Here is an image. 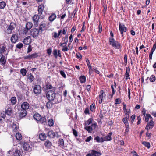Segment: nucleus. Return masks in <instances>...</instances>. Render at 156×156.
Instances as JSON below:
<instances>
[{
	"label": "nucleus",
	"instance_id": "nucleus-1",
	"mask_svg": "<svg viewBox=\"0 0 156 156\" xmlns=\"http://www.w3.org/2000/svg\"><path fill=\"white\" fill-rule=\"evenodd\" d=\"M109 44L112 47L117 49H119L120 47V44L113 38H109Z\"/></svg>",
	"mask_w": 156,
	"mask_h": 156
},
{
	"label": "nucleus",
	"instance_id": "nucleus-2",
	"mask_svg": "<svg viewBox=\"0 0 156 156\" xmlns=\"http://www.w3.org/2000/svg\"><path fill=\"white\" fill-rule=\"evenodd\" d=\"M55 96V94L54 91L49 90L47 93V98L49 101H53L54 99Z\"/></svg>",
	"mask_w": 156,
	"mask_h": 156
},
{
	"label": "nucleus",
	"instance_id": "nucleus-3",
	"mask_svg": "<svg viewBox=\"0 0 156 156\" xmlns=\"http://www.w3.org/2000/svg\"><path fill=\"white\" fill-rule=\"evenodd\" d=\"M39 30L38 29L34 28L31 30L30 35L34 38H37L39 35Z\"/></svg>",
	"mask_w": 156,
	"mask_h": 156
},
{
	"label": "nucleus",
	"instance_id": "nucleus-4",
	"mask_svg": "<svg viewBox=\"0 0 156 156\" xmlns=\"http://www.w3.org/2000/svg\"><path fill=\"white\" fill-rule=\"evenodd\" d=\"M97 126L96 123H92L91 126H86L84 127L85 129L87 131L89 132H91L93 130L95 129Z\"/></svg>",
	"mask_w": 156,
	"mask_h": 156
},
{
	"label": "nucleus",
	"instance_id": "nucleus-5",
	"mask_svg": "<svg viewBox=\"0 0 156 156\" xmlns=\"http://www.w3.org/2000/svg\"><path fill=\"white\" fill-rule=\"evenodd\" d=\"M119 30L121 34L122 35V36H123V34L124 32H126L127 31V28L125 27L123 23H119Z\"/></svg>",
	"mask_w": 156,
	"mask_h": 156
},
{
	"label": "nucleus",
	"instance_id": "nucleus-6",
	"mask_svg": "<svg viewBox=\"0 0 156 156\" xmlns=\"http://www.w3.org/2000/svg\"><path fill=\"white\" fill-rule=\"evenodd\" d=\"M39 18V16L37 15H35L32 17L34 25L35 27H37L38 26Z\"/></svg>",
	"mask_w": 156,
	"mask_h": 156
},
{
	"label": "nucleus",
	"instance_id": "nucleus-7",
	"mask_svg": "<svg viewBox=\"0 0 156 156\" xmlns=\"http://www.w3.org/2000/svg\"><path fill=\"white\" fill-rule=\"evenodd\" d=\"M15 26L16 25L15 23L12 22L11 23L7 29V33L8 34H11L12 30L14 29Z\"/></svg>",
	"mask_w": 156,
	"mask_h": 156
},
{
	"label": "nucleus",
	"instance_id": "nucleus-8",
	"mask_svg": "<svg viewBox=\"0 0 156 156\" xmlns=\"http://www.w3.org/2000/svg\"><path fill=\"white\" fill-rule=\"evenodd\" d=\"M34 92L35 94H39L41 91V88L40 85H39L34 86L33 89Z\"/></svg>",
	"mask_w": 156,
	"mask_h": 156
},
{
	"label": "nucleus",
	"instance_id": "nucleus-9",
	"mask_svg": "<svg viewBox=\"0 0 156 156\" xmlns=\"http://www.w3.org/2000/svg\"><path fill=\"white\" fill-rule=\"evenodd\" d=\"M154 122L153 120H151L150 121V122L148 123L145 127V129H147V131L151 129L154 126Z\"/></svg>",
	"mask_w": 156,
	"mask_h": 156
},
{
	"label": "nucleus",
	"instance_id": "nucleus-10",
	"mask_svg": "<svg viewBox=\"0 0 156 156\" xmlns=\"http://www.w3.org/2000/svg\"><path fill=\"white\" fill-rule=\"evenodd\" d=\"M62 32V30H59L58 31V33H57L56 32H53V33H52V38L53 39H54V38H58L59 36L61 35Z\"/></svg>",
	"mask_w": 156,
	"mask_h": 156
},
{
	"label": "nucleus",
	"instance_id": "nucleus-11",
	"mask_svg": "<svg viewBox=\"0 0 156 156\" xmlns=\"http://www.w3.org/2000/svg\"><path fill=\"white\" fill-rule=\"evenodd\" d=\"M66 43H62L60 44V45L62 47V50L64 52L67 51L69 50L68 47L67 46Z\"/></svg>",
	"mask_w": 156,
	"mask_h": 156
},
{
	"label": "nucleus",
	"instance_id": "nucleus-12",
	"mask_svg": "<svg viewBox=\"0 0 156 156\" xmlns=\"http://www.w3.org/2000/svg\"><path fill=\"white\" fill-rule=\"evenodd\" d=\"M31 38L29 36L26 37L23 40V43L24 44L26 45H29L31 42Z\"/></svg>",
	"mask_w": 156,
	"mask_h": 156
},
{
	"label": "nucleus",
	"instance_id": "nucleus-13",
	"mask_svg": "<svg viewBox=\"0 0 156 156\" xmlns=\"http://www.w3.org/2000/svg\"><path fill=\"white\" fill-rule=\"evenodd\" d=\"M23 148L24 150L28 151L31 150V147L27 142H24L23 145Z\"/></svg>",
	"mask_w": 156,
	"mask_h": 156
},
{
	"label": "nucleus",
	"instance_id": "nucleus-14",
	"mask_svg": "<svg viewBox=\"0 0 156 156\" xmlns=\"http://www.w3.org/2000/svg\"><path fill=\"white\" fill-rule=\"evenodd\" d=\"M30 106L29 104L27 102H23L21 105V107L22 109L26 110L28 109Z\"/></svg>",
	"mask_w": 156,
	"mask_h": 156
},
{
	"label": "nucleus",
	"instance_id": "nucleus-15",
	"mask_svg": "<svg viewBox=\"0 0 156 156\" xmlns=\"http://www.w3.org/2000/svg\"><path fill=\"white\" fill-rule=\"evenodd\" d=\"M45 22V23L43 22L40 24L39 29H38L41 32L43 31L45 29L46 25Z\"/></svg>",
	"mask_w": 156,
	"mask_h": 156
},
{
	"label": "nucleus",
	"instance_id": "nucleus-16",
	"mask_svg": "<svg viewBox=\"0 0 156 156\" xmlns=\"http://www.w3.org/2000/svg\"><path fill=\"white\" fill-rule=\"evenodd\" d=\"M18 39L17 35L15 34H13L11 38V41L12 43H15Z\"/></svg>",
	"mask_w": 156,
	"mask_h": 156
},
{
	"label": "nucleus",
	"instance_id": "nucleus-17",
	"mask_svg": "<svg viewBox=\"0 0 156 156\" xmlns=\"http://www.w3.org/2000/svg\"><path fill=\"white\" fill-rule=\"evenodd\" d=\"M5 114L8 116H11L13 113L12 108L8 107L5 110Z\"/></svg>",
	"mask_w": 156,
	"mask_h": 156
},
{
	"label": "nucleus",
	"instance_id": "nucleus-18",
	"mask_svg": "<svg viewBox=\"0 0 156 156\" xmlns=\"http://www.w3.org/2000/svg\"><path fill=\"white\" fill-rule=\"evenodd\" d=\"M44 9V6L43 5H41L38 7V14L41 15L43 12Z\"/></svg>",
	"mask_w": 156,
	"mask_h": 156
},
{
	"label": "nucleus",
	"instance_id": "nucleus-19",
	"mask_svg": "<svg viewBox=\"0 0 156 156\" xmlns=\"http://www.w3.org/2000/svg\"><path fill=\"white\" fill-rule=\"evenodd\" d=\"M112 134V133H110L108 135L103 138L104 141L111 140H112L111 136Z\"/></svg>",
	"mask_w": 156,
	"mask_h": 156
},
{
	"label": "nucleus",
	"instance_id": "nucleus-20",
	"mask_svg": "<svg viewBox=\"0 0 156 156\" xmlns=\"http://www.w3.org/2000/svg\"><path fill=\"white\" fill-rule=\"evenodd\" d=\"M103 90H101L100 91V94H99L98 97L99 98V104H101L102 102V100L103 98V97L102 96V94H103Z\"/></svg>",
	"mask_w": 156,
	"mask_h": 156
},
{
	"label": "nucleus",
	"instance_id": "nucleus-21",
	"mask_svg": "<svg viewBox=\"0 0 156 156\" xmlns=\"http://www.w3.org/2000/svg\"><path fill=\"white\" fill-rule=\"evenodd\" d=\"M46 135L44 133H42L39 135L40 139L42 141L45 140L46 139Z\"/></svg>",
	"mask_w": 156,
	"mask_h": 156
},
{
	"label": "nucleus",
	"instance_id": "nucleus-22",
	"mask_svg": "<svg viewBox=\"0 0 156 156\" xmlns=\"http://www.w3.org/2000/svg\"><path fill=\"white\" fill-rule=\"evenodd\" d=\"M0 62L2 65H4L6 63V58L5 56L2 55L0 58Z\"/></svg>",
	"mask_w": 156,
	"mask_h": 156
},
{
	"label": "nucleus",
	"instance_id": "nucleus-23",
	"mask_svg": "<svg viewBox=\"0 0 156 156\" xmlns=\"http://www.w3.org/2000/svg\"><path fill=\"white\" fill-rule=\"evenodd\" d=\"M130 72V69L129 67H128L126 68V72L125 73V77L126 80L129 79V73Z\"/></svg>",
	"mask_w": 156,
	"mask_h": 156
},
{
	"label": "nucleus",
	"instance_id": "nucleus-24",
	"mask_svg": "<svg viewBox=\"0 0 156 156\" xmlns=\"http://www.w3.org/2000/svg\"><path fill=\"white\" fill-rule=\"evenodd\" d=\"M56 16L55 14H51L49 18V20L51 22L54 21L56 18Z\"/></svg>",
	"mask_w": 156,
	"mask_h": 156
},
{
	"label": "nucleus",
	"instance_id": "nucleus-25",
	"mask_svg": "<svg viewBox=\"0 0 156 156\" xmlns=\"http://www.w3.org/2000/svg\"><path fill=\"white\" fill-rule=\"evenodd\" d=\"M32 23L31 22H28L26 23L25 27H26L27 29H29L30 30L32 28Z\"/></svg>",
	"mask_w": 156,
	"mask_h": 156
},
{
	"label": "nucleus",
	"instance_id": "nucleus-26",
	"mask_svg": "<svg viewBox=\"0 0 156 156\" xmlns=\"http://www.w3.org/2000/svg\"><path fill=\"white\" fill-rule=\"evenodd\" d=\"M149 120H150V121L151 120H153V118L150 114H147L145 117V121L146 122H148Z\"/></svg>",
	"mask_w": 156,
	"mask_h": 156
},
{
	"label": "nucleus",
	"instance_id": "nucleus-27",
	"mask_svg": "<svg viewBox=\"0 0 156 156\" xmlns=\"http://www.w3.org/2000/svg\"><path fill=\"white\" fill-rule=\"evenodd\" d=\"M48 136L50 138H54L55 136V134L53 131H50L48 132Z\"/></svg>",
	"mask_w": 156,
	"mask_h": 156
},
{
	"label": "nucleus",
	"instance_id": "nucleus-28",
	"mask_svg": "<svg viewBox=\"0 0 156 156\" xmlns=\"http://www.w3.org/2000/svg\"><path fill=\"white\" fill-rule=\"evenodd\" d=\"M27 115V111L26 110L22 109L21 110L20 114V116L21 117H23L26 116Z\"/></svg>",
	"mask_w": 156,
	"mask_h": 156
},
{
	"label": "nucleus",
	"instance_id": "nucleus-29",
	"mask_svg": "<svg viewBox=\"0 0 156 156\" xmlns=\"http://www.w3.org/2000/svg\"><path fill=\"white\" fill-rule=\"evenodd\" d=\"M94 140L98 142H104L103 138H100L98 136H96Z\"/></svg>",
	"mask_w": 156,
	"mask_h": 156
},
{
	"label": "nucleus",
	"instance_id": "nucleus-30",
	"mask_svg": "<svg viewBox=\"0 0 156 156\" xmlns=\"http://www.w3.org/2000/svg\"><path fill=\"white\" fill-rule=\"evenodd\" d=\"M34 118L36 120L39 121L41 119V116L38 113L35 114L34 115Z\"/></svg>",
	"mask_w": 156,
	"mask_h": 156
},
{
	"label": "nucleus",
	"instance_id": "nucleus-31",
	"mask_svg": "<svg viewBox=\"0 0 156 156\" xmlns=\"http://www.w3.org/2000/svg\"><path fill=\"white\" fill-rule=\"evenodd\" d=\"M91 154L92 155L94 156H100L101 155V154L100 152L95 150H92V151Z\"/></svg>",
	"mask_w": 156,
	"mask_h": 156
},
{
	"label": "nucleus",
	"instance_id": "nucleus-32",
	"mask_svg": "<svg viewBox=\"0 0 156 156\" xmlns=\"http://www.w3.org/2000/svg\"><path fill=\"white\" fill-rule=\"evenodd\" d=\"M79 79L81 83H83L86 82V78L84 76H81L80 77Z\"/></svg>",
	"mask_w": 156,
	"mask_h": 156
},
{
	"label": "nucleus",
	"instance_id": "nucleus-33",
	"mask_svg": "<svg viewBox=\"0 0 156 156\" xmlns=\"http://www.w3.org/2000/svg\"><path fill=\"white\" fill-rule=\"evenodd\" d=\"M93 120L92 118H90L87 121L85 122V125L87 126L92 123V121Z\"/></svg>",
	"mask_w": 156,
	"mask_h": 156
},
{
	"label": "nucleus",
	"instance_id": "nucleus-34",
	"mask_svg": "<svg viewBox=\"0 0 156 156\" xmlns=\"http://www.w3.org/2000/svg\"><path fill=\"white\" fill-rule=\"evenodd\" d=\"M129 117L126 116L124 118L122 119V121L123 123L125 124V125H129L128 122V119Z\"/></svg>",
	"mask_w": 156,
	"mask_h": 156
},
{
	"label": "nucleus",
	"instance_id": "nucleus-35",
	"mask_svg": "<svg viewBox=\"0 0 156 156\" xmlns=\"http://www.w3.org/2000/svg\"><path fill=\"white\" fill-rule=\"evenodd\" d=\"M21 155V152L20 150L16 149L14 153V156H20Z\"/></svg>",
	"mask_w": 156,
	"mask_h": 156
},
{
	"label": "nucleus",
	"instance_id": "nucleus-36",
	"mask_svg": "<svg viewBox=\"0 0 156 156\" xmlns=\"http://www.w3.org/2000/svg\"><path fill=\"white\" fill-rule=\"evenodd\" d=\"M124 113L126 116L129 117V114L130 113V110L129 109H126L123 110Z\"/></svg>",
	"mask_w": 156,
	"mask_h": 156
},
{
	"label": "nucleus",
	"instance_id": "nucleus-37",
	"mask_svg": "<svg viewBox=\"0 0 156 156\" xmlns=\"http://www.w3.org/2000/svg\"><path fill=\"white\" fill-rule=\"evenodd\" d=\"M16 137L17 140H21L22 139V136L19 133H17L16 134Z\"/></svg>",
	"mask_w": 156,
	"mask_h": 156
},
{
	"label": "nucleus",
	"instance_id": "nucleus-38",
	"mask_svg": "<svg viewBox=\"0 0 156 156\" xmlns=\"http://www.w3.org/2000/svg\"><path fill=\"white\" fill-rule=\"evenodd\" d=\"M59 144L61 147L63 148L64 146V141L63 139H59Z\"/></svg>",
	"mask_w": 156,
	"mask_h": 156
},
{
	"label": "nucleus",
	"instance_id": "nucleus-39",
	"mask_svg": "<svg viewBox=\"0 0 156 156\" xmlns=\"http://www.w3.org/2000/svg\"><path fill=\"white\" fill-rule=\"evenodd\" d=\"M142 144L147 147L148 148H149L150 147V143L149 142L143 141L142 142Z\"/></svg>",
	"mask_w": 156,
	"mask_h": 156
},
{
	"label": "nucleus",
	"instance_id": "nucleus-40",
	"mask_svg": "<svg viewBox=\"0 0 156 156\" xmlns=\"http://www.w3.org/2000/svg\"><path fill=\"white\" fill-rule=\"evenodd\" d=\"M44 145L46 147H49L51 146L52 143L50 141L47 140L45 142Z\"/></svg>",
	"mask_w": 156,
	"mask_h": 156
},
{
	"label": "nucleus",
	"instance_id": "nucleus-41",
	"mask_svg": "<svg viewBox=\"0 0 156 156\" xmlns=\"http://www.w3.org/2000/svg\"><path fill=\"white\" fill-rule=\"evenodd\" d=\"M11 103L13 105H14L16 102V97H13L11 99Z\"/></svg>",
	"mask_w": 156,
	"mask_h": 156
},
{
	"label": "nucleus",
	"instance_id": "nucleus-42",
	"mask_svg": "<svg viewBox=\"0 0 156 156\" xmlns=\"http://www.w3.org/2000/svg\"><path fill=\"white\" fill-rule=\"evenodd\" d=\"M6 5V3L4 2H0V8L3 9L5 7Z\"/></svg>",
	"mask_w": 156,
	"mask_h": 156
},
{
	"label": "nucleus",
	"instance_id": "nucleus-43",
	"mask_svg": "<svg viewBox=\"0 0 156 156\" xmlns=\"http://www.w3.org/2000/svg\"><path fill=\"white\" fill-rule=\"evenodd\" d=\"M48 125L50 126H53L54 124L53 120L52 119H50L48 121Z\"/></svg>",
	"mask_w": 156,
	"mask_h": 156
},
{
	"label": "nucleus",
	"instance_id": "nucleus-44",
	"mask_svg": "<svg viewBox=\"0 0 156 156\" xmlns=\"http://www.w3.org/2000/svg\"><path fill=\"white\" fill-rule=\"evenodd\" d=\"M125 127L126 128V129L124 133L125 134H126L129 131L130 129V128L129 127V125H126L125 126Z\"/></svg>",
	"mask_w": 156,
	"mask_h": 156
},
{
	"label": "nucleus",
	"instance_id": "nucleus-45",
	"mask_svg": "<svg viewBox=\"0 0 156 156\" xmlns=\"http://www.w3.org/2000/svg\"><path fill=\"white\" fill-rule=\"evenodd\" d=\"M20 73L23 76H25L26 75L27 73L26 70L24 68L20 70Z\"/></svg>",
	"mask_w": 156,
	"mask_h": 156
},
{
	"label": "nucleus",
	"instance_id": "nucleus-46",
	"mask_svg": "<svg viewBox=\"0 0 156 156\" xmlns=\"http://www.w3.org/2000/svg\"><path fill=\"white\" fill-rule=\"evenodd\" d=\"M45 89H52L53 87L51 84H47L45 86Z\"/></svg>",
	"mask_w": 156,
	"mask_h": 156
},
{
	"label": "nucleus",
	"instance_id": "nucleus-47",
	"mask_svg": "<svg viewBox=\"0 0 156 156\" xmlns=\"http://www.w3.org/2000/svg\"><path fill=\"white\" fill-rule=\"evenodd\" d=\"M12 129L13 131L16 132L18 130V127L16 124H13L12 126Z\"/></svg>",
	"mask_w": 156,
	"mask_h": 156
},
{
	"label": "nucleus",
	"instance_id": "nucleus-48",
	"mask_svg": "<svg viewBox=\"0 0 156 156\" xmlns=\"http://www.w3.org/2000/svg\"><path fill=\"white\" fill-rule=\"evenodd\" d=\"M28 79L30 82H32L34 80V76L33 75L30 74L28 77Z\"/></svg>",
	"mask_w": 156,
	"mask_h": 156
},
{
	"label": "nucleus",
	"instance_id": "nucleus-49",
	"mask_svg": "<svg viewBox=\"0 0 156 156\" xmlns=\"http://www.w3.org/2000/svg\"><path fill=\"white\" fill-rule=\"evenodd\" d=\"M150 81L151 82H154L155 80V77L154 75H152L151 76L150 78Z\"/></svg>",
	"mask_w": 156,
	"mask_h": 156
},
{
	"label": "nucleus",
	"instance_id": "nucleus-50",
	"mask_svg": "<svg viewBox=\"0 0 156 156\" xmlns=\"http://www.w3.org/2000/svg\"><path fill=\"white\" fill-rule=\"evenodd\" d=\"M46 119L45 117H41V119L39 120V121L41 123H44L46 122Z\"/></svg>",
	"mask_w": 156,
	"mask_h": 156
},
{
	"label": "nucleus",
	"instance_id": "nucleus-51",
	"mask_svg": "<svg viewBox=\"0 0 156 156\" xmlns=\"http://www.w3.org/2000/svg\"><path fill=\"white\" fill-rule=\"evenodd\" d=\"M99 24L98 26V28L99 29V30L98 31V32L100 33H101L102 31V27L101 24L100 23V22L99 21Z\"/></svg>",
	"mask_w": 156,
	"mask_h": 156
},
{
	"label": "nucleus",
	"instance_id": "nucleus-52",
	"mask_svg": "<svg viewBox=\"0 0 156 156\" xmlns=\"http://www.w3.org/2000/svg\"><path fill=\"white\" fill-rule=\"evenodd\" d=\"M121 102V101L120 99L119 98H116L115 100V104H120Z\"/></svg>",
	"mask_w": 156,
	"mask_h": 156
},
{
	"label": "nucleus",
	"instance_id": "nucleus-53",
	"mask_svg": "<svg viewBox=\"0 0 156 156\" xmlns=\"http://www.w3.org/2000/svg\"><path fill=\"white\" fill-rule=\"evenodd\" d=\"M31 55V58H34L38 56V54L37 53H35L32 54Z\"/></svg>",
	"mask_w": 156,
	"mask_h": 156
},
{
	"label": "nucleus",
	"instance_id": "nucleus-54",
	"mask_svg": "<svg viewBox=\"0 0 156 156\" xmlns=\"http://www.w3.org/2000/svg\"><path fill=\"white\" fill-rule=\"evenodd\" d=\"M23 44L21 43H18L16 45V48L19 49L21 48L22 47H23Z\"/></svg>",
	"mask_w": 156,
	"mask_h": 156
},
{
	"label": "nucleus",
	"instance_id": "nucleus-55",
	"mask_svg": "<svg viewBox=\"0 0 156 156\" xmlns=\"http://www.w3.org/2000/svg\"><path fill=\"white\" fill-rule=\"evenodd\" d=\"M0 48V50L1 52L2 53H3L5 51V45L3 44L2 45Z\"/></svg>",
	"mask_w": 156,
	"mask_h": 156
},
{
	"label": "nucleus",
	"instance_id": "nucleus-56",
	"mask_svg": "<svg viewBox=\"0 0 156 156\" xmlns=\"http://www.w3.org/2000/svg\"><path fill=\"white\" fill-rule=\"evenodd\" d=\"M111 87L112 90V94L111 95V97L112 98L113 95L115 94V91L113 85H111Z\"/></svg>",
	"mask_w": 156,
	"mask_h": 156
},
{
	"label": "nucleus",
	"instance_id": "nucleus-57",
	"mask_svg": "<svg viewBox=\"0 0 156 156\" xmlns=\"http://www.w3.org/2000/svg\"><path fill=\"white\" fill-rule=\"evenodd\" d=\"M29 30V29H27L26 27L24 28L23 30V34H26L28 33Z\"/></svg>",
	"mask_w": 156,
	"mask_h": 156
},
{
	"label": "nucleus",
	"instance_id": "nucleus-58",
	"mask_svg": "<svg viewBox=\"0 0 156 156\" xmlns=\"http://www.w3.org/2000/svg\"><path fill=\"white\" fill-rule=\"evenodd\" d=\"M58 51L56 49L54 50L53 51V55L55 58H57L58 57Z\"/></svg>",
	"mask_w": 156,
	"mask_h": 156
},
{
	"label": "nucleus",
	"instance_id": "nucleus-59",
	"mask_svg": "<svg viewBox=\"0 0 156 156\" xmlns=\"http://www.w3.org/2000/svg\"><path fill=\"white\" fill-rule=\"evenodd\" d=\"M62 40L64 41L63 43H67L68 40V36L67 35L65 37H63L62 38Z\"/></svg>",
	"mask_w": 156,
	"mask_h": 156
},
{
	"label": "nucleus",
	"instance_id": "nucleus-60",
	"mask_svg": "<svg viewBox=\"0 0 156 156\" xmlns=\"http://www.w3.org/2000/svg\"><path fill=\"white\" fill-rule=\"evenodd\" d=\"M6 115V114H5V112L3 111L2 112L0 115L2 117L4 118L5 117Z\"/></svg>",
	"mask_w": 156,
	"mask_h": 156
},
{
	"label": "nucleus",
	"instance_id": "nucleus-61",
	"mask_svg": "<svg viewBox=\"0 0 156 156\" xmlns=\"http://www.w3.org/2000/svg\"><path fill=\"white\" fill-rule=\"evenodd\" d=\"M60 73L61 75L64 78H66V76L64 73V72L62 71H60Z\"/></svg>",
	"mask_w": 156,
	"mask_h": 156
},
{
	"label": "nucleus",
	"instance_id": "nucleus-62",
	"mask_svg": "<svg viewBox=\"0 0 156 156\" xmlns=\"http://www.w3.org/2000/svg\"><path fill=\"white\" fill-rule=\"evenodd\" d=\"M32 50V48L31 47L30 45H29L28 48V50L27 51V53H29L30 52H31Z\"/></svg>",
	"mask_w": 156,
	"mask_h": 156
},
{
	"label": "nucleus",
	"instance_id": "nucleus-63",
	"mask_svg": "<svg viewBox=\"0 0 156 156\" xmlns=\"http://www.w3.org/2000/svg\"><path fill=\"white\" fill-rule=\"evenodd\" d=\"M90 109L91 111H93L94 109V104H92L90 107Z\"/></svg>",
	"mask_w": 156,
	"mask_h": 156
},
{
	"label": "nucleus",
	"instance_id": "nucleus-64",
	"mask_svg": "<svg viewBox=\"0 0 156 156\" xmlns=\"http://www.w3.org/2000/svg\"><path fill=\"white\" fill-rule=\"evenodd\" d=\"M137 119L138 120V122H137V125H139L140 123L141 119L140 116H138L137 117Z\"/></svg>",
	"mask_w": 156,
	"mask_h": 156
}]
</instances>
